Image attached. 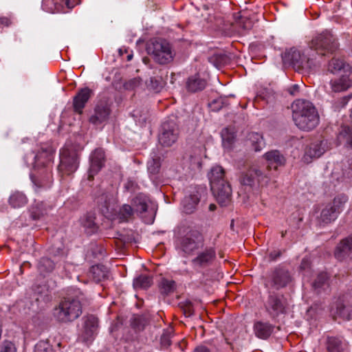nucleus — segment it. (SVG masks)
Returning <instances> with one entry per match:
<instances>
[{
  "label": "nucleus",
  "mask_w": 352,
  "mask_h": 352,
  "mask_svg": "<svg viewBox=\"0 0 352 352\" xmlns=\"http://www.w3.org/2000/svg\"><path fill=\"white\" fill-rule=\"evenodd\" d=\"M292 117L296 125L301 130L311 131L319 123V115L311 102L296 100L292 104Z\"/></svg>",
  "instance_id": "f257e3e1"
},
{
  "label": "nucleus",
  "mask_w": 352,
  "mask_h": 352,
  "mask_svg": "<svg viewBox=\"0 0 352 352\" xmlns=\"http://www.w3.org/2000/svg\"><path fill=\"white\" fill-rule=\"evenodd\" d=\"M208 178L211 190L218 203L222 206L228 205L230 202L232 189L225 179L223 168L220 166H213L208 174Z\"/></svg>",
  "instance_id": "f03ea898"
},
{
  "label": "nucleus",
  "mask_w": 352,
  "mask_h": 352,
  "mask_svg": "<svg viewBox=\"0 0 352 352\" xmlns=\"http://www.w3.org/2000/svg\"><path fill=\"white\" fill-rule=\"evenodd\" d=\"M175 246L178 251L190 255L203 245V236L197 230L182 226L176 231Z\"/></svg>",
  "instance_id": "7ed1b4c3"
},
{
  "label": "nucleus",
  "mask_w": 352,
  "mask_h": 352,
  "mask_svg": "<svg viewBox=\"0 0 352 352\" xmlns=\"http://www.w3.org/2000/svg\"><path fill=\"white\" fill-rule=\"evenodd\" d=\"M54 150L49 145H43L34 151L28 153L24 157L25 162L34 169L46 168L47 182L50 183L52 179L51 164L54 160Z\"/></svg>",
  "instance_id": "20e7f679"
},
{
  "label": "nucleus",
  "mask_w": 352,
  "mask_h": 352,
  "mask_svg": "<svg viewBox=\"0 0 352 352\" xmlns=\"http://www.w3.org/2000/svg\"><path fill=\"white\" fill-rule=\"evenodd\" d=\"M285 64L292 65L296 69L309 70L317 66L318 61L316 60V55L308 50L306 53L301 54L300 51L293 47L286 51L283 55Z\"/></svg>",
  "instance_id": "39448f33"
},
{
  "label": "nucleus",
  "mask_w": 352,
  "mask_h": 352,
  "mask_svg": "<svg viewBox=\"0 0 352 352\" xmlns=\"http://www.w3.org/2000/svg\"><path fill=\"white\" fill-rule=\"evenodd\" d=\"M310 52L317 56L332 54L338 49L336 36L329 31L325 30L315 36L309 43Z\"/></svg>",
  "instance_id": "423d86ee"
},
{
  "label": "nucleus",
  "mask_w": 352,
  "mask_h": 352,
  "mask_svg": "<svg viewBox=\"0 0 352 352\" xmlns=\"http://www.w3.org/2000/svg\"><path fill=\"white\" fill-rule=\"evenodd\" d=\"M82 314V306L78 299L65 298L54 310V316L62 322H72Z\"/></svg>",
  "instance_id": "0eeeda50"
},
{
  "label": "nucleus",
  "mask_w": 352,
  "mask_h": 352,
  "mask_svg": "<svg viewBox=\"0 0 352 352\" xmlns=\"http://www.w3.org/2000/svg\"><path fill=\"white\" fill-rule=\"evenodd\" d=\"M147 50L154 60L160 65H166L172 62L175 55L170 43L164 39L152 41L148 46Z\"/></svg>",
  "instance_id": "6e6552de"
},
{
  "label": "nucleus",
  "mask_w": 352,
  "mask_h": 352,
  "mask_svg": "<svg viewBox=\"0 0 352 352\" xmlns=\"http://www.w3.org/2000/svg\"><path fill=\"white\" fill-rule=\"evenodd\" d=\"M347 197L341 195L334 198L332 202L327 204L322 210L319 221L320 223L328 224L334 221L342 211Z\"/></svg>",
  "instance_id": "1a4fd4ad"
},
{
  "label": "nucleus",
  "mask_w": 352,
  "mask_h": 352,
  "mask_svg": "<svg viewBox=\"0 0 352 352\" xmlns=\"http://www.w3.org/2000/svg\"><path fill=\"white\" fill-rule=\"evenodd\" d=\"M78 155L72 148L65 146L60 152V164L58 171L69 175L74 173L78 167Z\"/></svg>",
  "instance_id": "9d476101"
},
{
  "label": "nucleus",
  "mask_w": 352,
  "mask_h": 352,
  "mask_svg": "<svg viewBox=\"0 0 352 352\" xmlns=\"http://www.w3.org/2000/svg\"><path fill=\"white\" fill-rule=\"evenodd\" d=\"M270 181L269 173L262 170L260 167L254 166L247 172L242 174L240 182L241 184L252 186L257 184L260 186H264Z\"/></svg>",
  "instance_id": "9b49d317"
},
{
  "label": "nucleus",
  "mask_w": 352,
  "mask_h": 352,
  "mask_svg": "<svg viewBox=\"0 0 352 352\" xmlns=\"http://www.w3.org/2000/svg\"><path fill=\"white\" fill-rule=\"evenodd\" d=\"M110 114L109 92L101 93L98 96V102L95 108V114L90 118V122L98 124L107 120Z\"/></svg>",
  "instance_id": "f8f14e48"
},
{
  "label": "nucleus",
  "mask_w": 352,
  "mask_h": 352,
  "mask_svg": "<svg viewBox=\"0 0 352 352\" xmlns=\"http://www.w3.org/2000/svg\"><path fill=\"white\" fill-rule=\"evenodd\" d=\"M179 134L177 123L173 120H167L162 124L159 142L164 146H170L177 142Z\"/></svg>",
  "instance_id": "ddd939ff"
},
{
  "label": "nucleus",
  "mask_w": 352,
  "mask_h": 352,
  "mask_svg": "<svg viewBox=\"0 0 352 352\" xmlns=\"http://www.w3.org/2000/svg\"><path fill=\"white\" fill-rule=\"evenodd\" d=\"M269 315L275 318L286 311L287 302L283 295L270 294L265 305Z\"/></svg>",
  "instance_id": "4468645a"
},
{
  "label": "nucleus",
  "mask_w": 352,
  "mask_h": 352,
  "mask_svg": "<svg viewBox=\"0 0 352 352\" xmlns=\"http://www.w3.org/2000/svg\"><path fill=\"white\" fill-rule=\"evenodd\" d=\"M98 329V320L93 316L89 315L83 318L82 329L79 335L78 340L82 342H91Z\"/></svg>",
  "instance_id": "2eb2a0df"
},
{
  "label": "nucleus",
  "mask_w": 352,
  "mask_h": 352,
  "mask_svg": "<svg viewBox=\"0 0 352 352\" xmlns=\"http://www.w3.org/2000/svg\"><path fill=\"white\" fill-rule=\"evenodd\" d=\"M328 149V142L326 140L315 141L306 148L303 159L309 163L312 159L320 157Z\"/></svg>",
  "instance_id": "dca6fc26"
},
{
  "label": "nucleus",
  "mask_w": 352,
  "mask_h": 352,
  "mask_svg": "<svg viewBox=\"0 0 352 352\" xmlns=\"http://www.w3.org/2000/svg\"><path fill=\"white\" fill-rule=\"evenodd\" d=\"M292 280L289 272L285 269H276L272 274L267 284L272 288L279 289L285 287Z\"/></svg>",
  "instance_id": "f3484780"
},
{
  "label": "nucleus",
  "mask_w": 352,
  "mask_h": 352,
  "mask_svg": "<svg viewBox=\"0 0 352 352\" xmlns=\"http://www.w3.org/2000/svg\"><path fill=\"white\" fill-rule=\"evenodd\" d=\"M104 163V153L102 149H96L90 156V167L88 172L89 179H93L94 175L102 168Z\"/></svg>",
  "instance_id": "a211bd4d"
},
{
  "label": "nucleus",
  "mask_w": 352,
  "mask_h": 352,
  "mask_svg": "<svg viewBox=\"0 0 352 352\" xmlns=\"http://www.w3.org/2000/svg\"><path fill=\"white\" fill-rule=\"evenodd\" d=\"M63 4L68 9L74 7V4L71 0H43L42 8L45 11L50 13L62 12H65Z\"/></svg>",
  "instance_id": "6ab92c4d"
},
{
  "label": "nucleus",
  "mask_w": 352,
  "mask_h": 352,
  "mask_svg": "<svg viewBox=\"0 0 352 352\" xmlns=\"http://www.w3.org/2000/svg\"><path fill=\"white\" fill-rule=\"evenodd\" d=\"M92 94V90L88 87L82 88L78 91L73 100V107L76 113H81L82 112V109Z\"/></svg>",
  "instance_id": "aec40b11"
},
{
  "label": "nucleus",
  "mask_w": 352,
  "mask_h": 352,
  "mask_svg": "<svg viewBox=\"0 0 352 352\" xmlns=\"http://www.w3.org/2000/svg\"><path fill=\"white\" fill-rule=\"evenodd\" d=\"M350 75L351 74L344 73L340 74L338 78L331 80L330 85L332 91L341 92L347 90L352 85Z\"/></svg>",
  "instance_id": "412c9836"
},
{
  "label": "nucleus",
  "mask_w": 352,
  "mask_h": 352,
  "mask_svg": "<svg viewBox=\"0 0 352 352\" xmlns=\"http://www.w3.org/2000/svg\"><path fill=\"white\" fill-rule=\"evenodd\" d=\"M216 257V252L214 248H206L204 251L200 252L192 262L194 265L199 267H205L211 263Z\"/></svg>",
  "instance_id": "4be33fe9"
},
{
  "label": "nucleus",
  "mask_w": 352,
  "mask_h": 352,
  "mask_svg": "<svg viewBox=\"0 0 352 352\" xmlns=\"http://www.w3.org/2000/svg\"><path fill=\"white\" fill-rule=\"evenodd\" d=\"M263 157L269 168L277 169L279 166H284L286 161L285 157L277 150L267 152Z\"/></svg>",
  "instance_id": "5701e85b"
},
{
  "label": "nucleus",
  "mask_w": 352,
  "mask_h": 352,
  "mask_svg": "<svg viewBox=\"0 0 352 352\" xmlns=\"http://www.w3.org/2000/svg\"><path fill=\"white\" fill-rule=\"evenodd\" d=\"M335 256L338 260L352 258V236L342 240L337 246Z\"/></svg>",
  "instance_id": "b1692460"
},
{
  "label": "nucleus",
  "mask_w": 352,
  "mask_h": 352,
  "mask_svg": "<svg viewBox=\"0 0 352 352\" xmlns=\"http://www.w3.org/2000/svg\"><path fill=\"white\" fill-rule=\"evenodd\" d=\"M98 208L102 214L109 219L110 218V212L109 207L110 206V197L108 191L100 190L96 198Z\"/></svg>",
  "instance_id": "393cba45"
},
{
  "label": "nucleus",
  "mask_w": 352,
  "mask_h": 352,
  "mask_svg": "<svg viewBox=\"0 0 352 352\" xmlns=\"http://www.w3.org/2000/svg\"><path fill=\"white\" fill-rule=\"evenodd\" d=\"M328 70L332 74H342L344 73L351 74V67L342 60L332 58L328 65Z\"/></svg>",
  "instance_id": "a878e982"
},
{
  "label": "nucleus",
  "mask_w": 352,
  "mask_h": 352,
  "mask_svg": "<svg viewBox=\"0 0 352 352\" xmlns=\"http://www.w3.org/2000/svg\"><path fill=\"white\" fill-rule=\"evenodd\" d=\"M206 86V81L201 78L198 74L188 78L186 82L187 89L190 92H197L203 90Z\"/></svg>",
  "instance_id": "bb28decb"
},
{
  "label": "nucleus",
  "mask_w": 352,
  "mask_h": 352,
  "mask_svg": "<svg viewBox=\"0 0 352 352\" xmlns=\"http://www.w3.org/2000/svg\"><path fill=\"white\" fill-rule=\"evenodd\" d=\"M274 327L268 322H257L254 330L256 336L261 339H267L273 331Z\"/></svg>",
  "instance_id": "cd10ccee"
},
{
  "label": "nucleus",
  "mask_w": 352,
  "mask_h": 352,
  "mask_svg": "<svg viewBox=\"0 0 352 352\" xmlns=\"http://www.w3.org/2000/svg\"><path fill=\"white\" fill-rule=\"evenodd\" d=\"M107 274V269L103 265H93L89 272V277L96 283H99L106 278Z\"/></svg>",
  "instance_id": "c85d7f7f"
},
{
  "label": "nucleus",
  "mask_w": 352,
  "mask_h": 352,
  "mask_svg": "<svg viewBox=\"0 0 352 352\" xmlns=\"http://www.w3.org/2000/svg\"><path fill=\"white\" fill-rule=\"evenodd\" d=\"M247 144L252 146L255 151H260L265 146V142L262 135L256 132L248 133Z\"/></svg>",
  "instance_id": "c756f323"
},
{
  "label": "nucleus",
  "mask_w": 352,
  "mask_h": 352,
  "mask_svg": "<svg viewBox=\"0 0 352 352\" xmlns=\"http://www.w3.org/2000/svg\"><path fill=\"white\" fill-rule=\"evenodd\" d=\"M148 198L146 195L139 194L132 200L133 210L136 213L142 214L147 210Z\"/></svg>",
  "instance_id": "7c9ffc66"
},
{
  "label": "nucleus",
  "mask_w": 352,
  "mask_h": 352,
  "mask_svg": "<svg viewBox=\"0 0 352 352\" xmlns=\"http://www.w3.org/2000/svg\"><path fill=\"white\" fill-rule=\"evenodd\" d=\"M199 201V199L196 195L186 196L182 203L184 212L186 214L192 213L196 209Z\"/></svg>",
  "instance_id": "2f4dec72"
},
{
  "label": "nucleus",
  "mask_w": 352,
  "mask_h": 352,
  "mask_svg": "<svg viewBox=\"0 0 352 352\" xmlns=\"http://www.w3.org/2000/svg\"><path fill=\"white\" fill-rule=\"evenodd\" d=\"M28 202L26 196L21 192L16 191L11 194L9 204L13 208H21Z\"/></svg>",
  "instance_id": "473e14b6"
},
{
  "label": "nucleus",
  "mask_w": 352,
  "mask_h": 352,
  "mask_svg": "<svg viewBox=\"0 0 352 352\" xmlns=\"http://www.w3.org/2000/svg\"><path fill=\"white\" fill-rule=\"evenodd\" d=\"M346 346L338 338H329L327 350L329 352H345Z\"/></svg>",
  "instance_id": "72a5a7b5"
},
{
  "label": "nucleus",
  "mask_w": 352,
  "mask_h": 352,
  "mask_svg": "<svg viewBox=\"0 0 352 352\" xmlns=\"http://www.w3.org/2000/svg\"><path fill=\"white\" fill-rule=\"evenodd\" d=\"M135 211L133 208L128 204H124L119 210L117 218L120 222H126L133 218Z\"/></svg>",
  "instance_id": "f704fd0d"
},
{
  "label": "nucleus",
  "mask_w": 352,
  "mask_h": 352,
  "mask_svg": "<svg viewBox=\"0 0 352 352\" xmlns=\"http://www.w3.org/2000/svg\"><path fill=\"white\" fill-rule=\"evenodd\" d=\"M81 225L85 228L87 234H90L96 231L97 227L94 221V217L91 214H87L80 219Z\"/></svg>",
  "instance_id": "c9c22d12"
},
{
  "label": "nucleus",
  "mask_w": 352,
  "mask_h": 352,
  "mask_svg": "<svg viewBox=\"0 0 352 352\" xmlns=\"http://www.w3.org/2000/svg\"><path fill=\"white\" fill-rule=\"evenodd\" d=\"M338 140L340 144L352 148V128L343 127L338 136Z\"/></svg>",
  "instance_id": "e433bc0d"
},
{
  "label": "nucleus",
  "mask_w": 352,
  "mask_h": 352,
  "mask_svg": "<svg viewBox=\"0 0 352 352\" xmlns=\"http://www.w3.org/2000/svg\"><path fill=\"white\" fill-rule=\"evenodd\" d=\"M338 140L340 144L352 148V128L343 127L338 136Z\"/></svg>",
  "instance_id": "4c0bfd02"
},
{
  "label": "nucleus",
  "mask_w": 352,
  "mask_h": 352,
  "mask_svg": "<svg viewBox=\"0 0 352 352\" xmlns=\"http://www.w3.org/2000/svg\"><path fill=\"white\" fill-rule=\"evenodd\" d=\"M161 157L155 153H152L151 159L147 163L148 170L151 174H157L160 169Z\"/></svg>",
  "instance_id": "58836bf2"
},
{
  "label": "nucleus",
  "mask_w": 352,
  "mask_h": 352,
  "mask_svg": "<svg viewBox=\"0 0 352 352\" xmlns=\"http://www.w3.org/2000/svg\"><path fill=\"white\" fill-rule=\"evenodd\" d=\"M152 285V278L146 275H140L133 280V286L136 289H146Z\"/></svg>",
  "instance_id": "ea45409f"
},
{
  "label": "nucleus",
  "mask_w": 352,
  "mask_h": 352,
  "mask_svg": "<svg viewBox=\"0 0 352 352\" xmlns=\"http://www.w3.org/2000/svg\"><path fill=\"white\" fill-rule=\"evenodd\" d=\"M55 264L53 261L47 257L42 258L38 263V270L41 273H49L53 271Z\"/></svg>",
  "instance_id": "a19ab883"
},
{
  "label": "nucleus",
  "mask_w": 352,
  "mask_h": 352,
  "mask_svg": "<svg viewBox=\"0 0 352 352\" xmlns=\"http://www.w3.org/2000/svg\"><path fill=\"white\" fill-rule=\"evenodd\" d=\"M160 291L162 294L168 295L173 293L175 289V282L172 280L163 279L160 283Z\"/></svg>",
  "instance_id": "79ce46f5"
},
{
  "label": "nucleus",
  "mask_w": 352,
  "mask_h": 352,
  "mask_svg": "<svg viewBox=\"0 0 352 352\" xmlns=\"http://www.w3.org/2000/svg\"><path fill=\"white\" fill-rule=\"evenodd\" d=\"M227 98L225 97H219L213 100L210 104L209 107L212 111H218L223 107L228 104Z\"/></svg>",
  "instance_id": "37998d69"
},
{
  "label": "nucleus",
  "mask_w": 352,
  "mask_h": 352,
  "mask_svg": "<svg viewBox=\"0 0 352 352\" xmlns=\"http://www.w3.org/2000/svg\"><path fill=\"white\" fill-rule=\"evenodd\" d=\"M34 352H54V351L48 342L41 340L35 345Z\"/></svg>",
  "instance_id": "c03bdc74"
},
{
  "label": "nucleus",
  "mask_w": 352,
  "mask_h": 352,
  "mask_svg": "<svg viewBox=\"0 0 352 352\" xmlns=\"http://www.w3.org/2000/svg\"><path fill=\"white\" fill-rule=\"evenodd\" d=\"M47 214V210L43 208V203L37 204L32 208V216L34 219H38Z\"/></svg>",
  "instance_id": "a18cd8bd"
},
{
  "label": "nucleus",
  "mask_w": 352,
  "mask_h": 352,
  "mask_svg": "<svg viewBox=\"0 0 352 352\" xmlns=\"http://www.w3.org/2000/svg\"><path fill=\"white\" fill-rule=\"evenodd\" d=\"M327 279H328V276H327V273H325V272L320 273L318 275L315 281L314 282L313 287L316 289L322 288L327 283Z\"/></svg>",
  "instance_id": "49530a36"
},
{
  "label": "nucleus",
  "mask_w": 352,
  "mask_h": 352,
  "mask_svg": "<svg viewBox=\"0 0 352 352\" xmlns=\"http://www.w3.org/2000/svg\"><path fill=\"white\" fill-rule=\"evenodd\" d=\"M0 352H16V348L11 341L4 340L0 344Z\"/></svg>",
  "instance_id": "de8ad7c7"
},
{
  "label": "nucleus",
  "mask_w": 352,
  "mask_h": 352,
  "mask_svg": "<svg viewBox=\"0 0 352 352\" xmlns=\"http://www.w3.org/2000/svg\"><path fill=\"white\" fill-rule=\"evenodd\" d=\"M142 80L140 78H132L124 85L126 89L133 90L138 87L141 84Z\"/></svg>",
  "instance_id": "09e8293b"
},
{
  "label": "nucleus",
  "mask_w": 352,
  "mask_h": 352,
  "mask_svg": "<svg viewBox=\"0 0 352 352\" xmlns=\"http://www.w3.org/2000/svg\"><path fill=\"white\" fill-rule=\"evenodd\" d=\"M118 52L122 57H123L124 54H126V59L127 61L131 60L133 58V52L128 48H120Z\"/></svg>",
  "instance_id": "8fccbe9b"
},
{
  "label": "nucleus",
  "mask_w": 352,
  "mask_h": 352,
  "mask_svg": "<svg viewBox=\"0 0 352 352\" xmlns=\"http://www.w3.org/2000/svg\"><path fill=\"white\" fill-rule=\"evenodd\" d=\"M311 262L309 258H304L300 263V270L305 271L310 268Z\"/></svg>",
  "instance_id": "3c124183"
},
{
  "label": "nucleus",
  "mask_w": 352,
  "mask_h": 352,
  "mask_svg": "<svg viewBox=\"0 0 352 352\" xmlns=\"http://www.w3.org/2000/svg\"><path fill=\"white\" fill-rule=\"evenodd\" d=\"M12 24L11 19L8 16L0 17V26L9 27Z\"/></svg>",
  "instance_id": "603ef678"
},
{
  "label": "nucleus",
  "mask_w": 352,
  "mask_h": 352,
  "mask_svg": "<svg viewBox=\"0 0 352 352\" xmlns=\"http://www.w3.org/2000/svg\"><path fill=\"white\" fill-rule=\"evenodd\" d=\"M161 343L162 345L168 346H170L171 344L170 338L166 334H163L161 337Z\"/></svg>",
  "instance_id": "864d4df0"
},
{
  "label": "nucleus",
  "mask_w": 352,
  "mask_h": 352,
  "mask_svg": "<svg viewBox=\"0 0 352 352\" xmlns=\"http://www.w3.org/2000/svg\"><path fill=\"white\" fill-rule=\"evenodd\" d=\"M298 90L299 86L298 85H294L287 89L288 92L292 96L296 95V94L298 92Z\"/></svg>",
  "instance_id": "5fc2aeb1"
},
{
  "label": "nucleus",
  "mask_w": 352,
  "mask_h": 352,
  "mask_svg": "<svg viewBox=\"0 0 352 352\" xmlns=\"http://www.w3.org/2000/svg\"><path fill=\"white\" fill-rule=\"evenodd\" d=\"M228 132V130L226 129L225 131H223L222 132V138H223V141L225 142L226 141H227L229 144H230L232 140H233V135H228V137L226 136V133Z\"/></svg>",
  "instance_id": "6e6d98bb"
},
{
  "label": "nucleus",
  "mask_w": 352,
  "mask_h": 352,
  "mask_svg": "<svg viewBox=\"0 0 352 352\" xmlns=\"http://www.w3.org/2000/svg\"><path fill=\"white\" fill-rule=\"evenodd\" d=\"M350 98H351L350 96H344V97H342V98H340V100H339L340 104L338 105V107H344L348 103Z\"/></svg>",
  "instance_id": "4d7b16f0"
},
{
  "label": "nucleus",
  "mask_w": 352,
  "mask_h": 352,
  "mask_svg": "<svg viewBox=\"0 0 352 352\" xmlns=\"http://www.w3.org/2000/svg\"><path fill=\"white\" fill-rule=\"evenodd\" d=\"M193 352H210V351L204 346H199L195 349Z\"/></svg>",
  "instance_id": "13d9d810"
},
{
  "label": "nucleus",
  "mask_w": 352,
  "mask_h": 352,
  "mask_svg": "<svg viewBox=\"0 0 352 352\" xmlns=\"http://www.w3.org/2000/svg\"><path fill=\"white\" fill-rule=\"evenodd\" d=\"M102 78L106 80L109 81L110 78V72L108 70L107 68L105 69V70L102 74Z\"/></svg>",
  "instance_id": "bf43d9fd"
},
{
  "label": "nucleus",
  "mask_w": 352,
  "mask_h": 352,
  "mask_svg": "<svg viewBox=\"0 0 352 352\" xmlns=\"http://www.w3.org/2000/svg\"><path fill=\"white\" fill-rule=\"evenodd\" d=\"M280 255V253L279 251L276 252V251H274V252H272L270 254V257L272 260H275Z\"/></svg>",
  "instance_id": "052dcab7"
},
{
  "label": "nucleus",
  "mask_w": 352,
  "mask_h": 352,
  "mask_svg": "<svg viewBox=\"0 0 352 352\" xmlns=\"http://www.w3.org/2000/svg\"><path fill=\"white\" fill-rule=\"evenodd\" d=\"M192 160H193V164L195 166H196L197 168H199L201 166V161L199 157H192Z\"/></svg>",
  "instance_id": "680f3d73"
},
{
  "label": "nucleus",
  "mask_w": 352,
  "mask_h": 352,
  "mask_svg": "<svg viewBox=\"0 0 352 352\" xmlns=\"http://www.w3.org/2000/svg\"><path fill=\"white\" fill-rule=\"evenodd\" d=\"M114 243L116 245L118 246V248H121L123 245V242L122 240L115 239Z\"/></svg>",
  "instance_id": "e2e57ef3"
},
{
  "label": "nucleus",
  "mask_w": 352,
  "mask_h": 352,
  "mask_svg": "<svg viewBox=\"0 0 352 352\" xmlns=\"http://www.w3.org/2000/svg\"><path fill=\"white\" fill-rule=\"evenodd\" d=\"M215 208H216V206L214 204H210L209 206L210 210H215Z\"/></svg>",
  "instance_id": "0e129e2a"
},
{
  "label": "nucleus",
  "mask_w": 352,
  "mask_h": 352,
  "mask_svg": "<svg viewBox=\"0 0 352 352\" xmlns=\"http://www.w3.org/2000/svg\"><path fill=\"white\" fill-rule=\"evenodd\" d=\"M192 314H193L192 310L189 307V308L188 309V316H191Z\"/></svg>",
  "instance_id": "69168bd1"
},
{
  "label": "nucleus",
  "mask_w": 352,
  "mask_h": 352,
  "mask_svg": "<svg viewBox=\"0 0 352 352\" xmlns=\"http://www.w3.org/2000/svg\"><path fill=\"white\" fill-rule=\"evenodd\" d=\"M40 186L44 187L46 186V184L43 182Z\"/></svg>",
  "instance_id": "338daca9"
},
{
  "label": "nucleus",
  "mask_w": 352,
  "mask_h": 352,
  "mask_svg": "<svg viewBox=\"0 0 352 352\" xmlns=\"http://www.w3.org/2000/svg\"><path fill=\"white\" fill-rule=\"evenodd\" d=\"M204 8H205L206 10H207V9L208 8L207 6H204Z\"/></svg>",
  "instance_id": "774afa93"
}]
</instances>
